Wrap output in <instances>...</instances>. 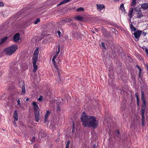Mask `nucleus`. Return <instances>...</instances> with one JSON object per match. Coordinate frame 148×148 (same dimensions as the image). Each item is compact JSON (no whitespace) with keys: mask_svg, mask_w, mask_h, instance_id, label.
I'll use <instances>...</instances> for the list:
<instances>
[{"mask_svg":"<svg viewBox=\"0 0 148 148\" xmlns=\"http://www.w3.org/2000/svg\"><path fill=\"white\" fill-rule=\"evenodd\" d=\"M4 6V4L2 2H0V7L1 6L3 7Z\"/></svg>","mask_w":148,"mask_h":148,"instance_id":"42","label":"nucleus"},{"mask_svg":"<svg viewBox=\"0 0 148 148\" xmlns=\"http://www.w3.org/2000/svg\"><path fill=\"white\" fill-rule=\"evenodd\" d=\"M39 135L40 136H41L42 137L45 136L46 135V134L45 133H42V132L39 133Z\"/></svg>","mask_w":148,"mask_h":148,"instance_id":"31","label":"nucleus"},{"mask_svg":"<svg viewBox=\"0 0 148 148\" xmlns=\"http://www.w3.org/2000/svg\"><path fill=\"white\" fill-rule=\"evenodd\" d=\"M130 27L132 31L134 32H135L136 30V28H135L132 24H130Z\"/></svg>","mask_w":148,"mask_h":148,"instance_id":"21","label":"nucleus"},{"mask_svg":"<svg viewBox=\"0 0 148 148\" xmlns=\"http://www.w3.org/2000/svg\"><path fill=\"white\" fill-rule=\"evenodd\" d=\"M50 114V112L49 111V110H47L45 116L46 117H48Z\"/></svg>","mask_w":148,"mask_h":148,"instance_id":"30","label":"nucleus"},{"mask_svg":"<svg viewBox=\"0 0 148 148\" xmlns=\"http://www.w3.org/2000/svg\"><path fill=\"white\" fill-rule=\"evenodd\" d=\"M142 119H141V125L143 126L144 125L145 121V113H141Z\"/></svg>","mask_w":148,"mask_h":148,"instance_id":"16","label":"nucleus"},{"mask_svg":"<svg viewBox=\"0 0 148 148\" xmlns=\"http://www.w3.org/2000/svg\"><path fill=\"white\" fill-rule=\"evenodd\" d=\"M133 9L134 8H131L129 11L128 15L130 18H131L132 16V14L133 11Z\"/></svg>","mask_w":148,"mask_h":148,"instance_id":"18","label":"nucleus"},{"mask_svg":"<svg viewBox=\"0 0 148 148\" xmlns=\"http://www.w3.org/2000/svg\"><path fill=\"white\" fill-rule=\"evenodd\" d=\"M90 119L84 126L88 127H92L93 129L96 128L98 125V121L96 120L95 117L92 116H90Z\"/></svg>","mask_w":148,"mask_h":148,"instance_id":"1","label":"nucleus"},{"mask_svg":"<svg viewBox=\"0 0 148 148\" xmlns=\"http://www.w3.org/2000/svg\"><path fill=\"white\" fill-rule=\"evenodd\" d=\"M71 25L73 26V25H74V26H76V25L74 24V23H73V24H70Z\"/></svg>","mask_w":148,"mask_h":148,"instance_id":"48","label":"nucleus"},{"mask_svg":"<svg viewBox=\"0 0 148 148\" xmlns=\"http://www.w3.org/2000/svg\"><path fill=\"white\" fill-rule=\"evenodd\" d=\"M2 43V42L1 41V40H0V45Z\"/></svg>","mask_w":148,"mask_h":148,"instance_id":"53","label":"nucleus"},{"mask_svg":"<svg viewBox=\"0 0 148 148\" xmlns=\"http://www.w3.org/2000/svg\"><path fill=\"white\" fill-rule=\"evenodd\" d=\"M119 9L122 11H124L125 10L124 7V4L122 3L121 4V6L120 7Z\"/></svg>","mask_w":148,"mask_h":148,"instance_id":"24","label":"nucleus"},{"mask_svg":"<svg viewBox=\"0 0 148 148\" xmlns=\"http://www.w3.org/2000/svg\"><path fill=\"white\" fill-rule=\"evenodd\" d=\"M13 117L14 121H17L18 120V114L16 110L14 111V112Z\"/></svg>","mask_w":148,"mask_h":148,"instance_id":"17","label":"nucleus"},{"mask_svg":"<svg viewBox=\"0 0 148 148\" xmlns=\"http://www.w3.org/2000/svg\"><path fill=\"white\" fill-rule=\"evenodd\" d=\"M70 143V141L69 140H68L67 141L66 145V148H69V145Z\"/></svg>","mask_w":148,"mask_h":148,"instance_id":"33","label":"nucleus"},{"mask_svg":"<svg viewBox=\"0 0 148 148\" xmlns=\"http://www.w3.org/2000/svg\"><path fill=\"white\" fill-rule=\"evenodd\" d=\"M29 99L28 98H27L26 99V101H29Z\"/></svg>","mask_w":148,"mask_h":148,"instance_id":"51","label":"nucleus"},{"mask_svg":"<svg viewBox=\"0 0 148 148\" xmlns=\"http://www.w3.org/2000/svg\"><path fill=\"white\" fill-rule=\"evenodd\" d=\"M77 11H82L84 10V9L83 8L80 7L79 8L77 9Z\"/></svg>","mask_w":148,"mask_h":148,"instance_id":"29","label":"nucleus"},{"mask_svg":"<svg viewBox=\"0 0 148 148\" xmlns=\"http://www.w3.org/2000/svg\"><path fill=\"white\" fill-rule=\"evenodd\" d=\"M135 96L136 98L137 105L138 106L139 105L140 102L138 94L136 93L135 94Z\"/></svg>","mask_w":148,"mask_h":148,"instance_id":"19","label":"nucleus"},{"mask_svg":"<svg viewBox=\"0 0 148 148\" xmlns=\"http://www.w3.org/2000/svg\"><path fill=\"white\" fill-rule=\"evenodd\" d=\"M48 117H46L45 116V119H44V123H45Z\"/></svg>","mask_w":148,"mask_h":148,"instance_id":"44","label":"nucleus"},{"mask_svg":"<svg viewBox=\"0 0 148 148\" xmlns=\"http://www.w3.org/2000/svg\"><path fill=\"white\" fill-rule=\"evenodd\" d=\"M21 92L22 93L21 94L22 95H25V86L24 85L22 86Z\"/></svg>","mask_w":148,"mask_h":148,"instance_id":"20","label":"nucleus"},{"mask_svg":"<svg viewBox=\"0 0 148 148\" xmlns=\"http://www.w3.org/2000/svg\"><path fill=\"white\" fill-rule=\"evenodd\" d=\"M60 63H61V61H58V63L59 64H60Z\"/></svg>","mask_w":148,"mask_h":148,"instance_id":"54","label":"nucleus"},{"mask_svg":"<svg viewBox=\"0 0 148 148\" xmlns=\"http://www.w3.org/2000/svg\"><path fill=\"white\" fill-rule=\"evenodd\" d=\"M90 118V116H88L84 111L81 114V121L82 122V124L84 126Z\"/></svg>","mask_w":148,"mask_h":148,"instance_id":"5","label":"nucleus"},{"mask_svg":"<svg viewBox=\"0 0 148 148\" xmlns=\"http://www.w3.org/2000/svg\"><path fill=\"white\" fill-rule=\"evenodd\" d=\"M34 148H35V147H34Z\"/></svg>","mask_w":148,"mask_h":148,"instance_id":"58","label":"nucleus"},{"mask_svg":"<svg viewBox=\"0 0 148 148\" xmlns=\"http://www.w3.org/2000/svg\"><path fill=\"white\" fill-rule=\"evenodd\" d=\"M35 137H34L32 139V141L34 142L35 141Z\"/></svg>","mask_w":148,"mask_h":148,"instance_id":"47","label":"nucleus"},{"mask_svg":"<svg viewBox=\"0 0 148 148\" xmlns=\"http://www.w3.org/2000/svg\"><path fill=\"white\" fill-rule=\"evenodd\" d=\"M72 21V19L71 18H67L62 20V21L65 22H71Z\"/></svg>","mask_w":148,"mask_h":148,"instance_id":"22","label":"nucleus"},{"mask_svg":"<svg viewBox=\"0 0 148 148\" xmlns=\"http://www.w3.org/2000/svg\"><path fill=\"white\" fill-rule=\"evenodd\" d=\"M16 100H17V105H19L20 106L21 105V103H20V100L19 99H17Z\"/></svg>","mask_w":148,"mask_h":148,"instance_id":"39","label":"nucleus"},{"mask_svg":"<svg viewBox=\"0 0 148 148\" xmlns=\"http://www.w3.org/2000/svg\"><path fill=\"white\" fill-rule=\"evenodd\" d=\"M97 7L98 10L101 11L102 9L105 8V6L104 5L97 4Z\"/></svg>","mask_w":148,"mask_h":148,"instance_id":"15","label":"nucleus"},{"mask_svg":"<svg viewBox=\"0 0 148 148\" xmlns=\"http://www.w3.org/2000/svg\"><path fill=\"white\" fill-rule=\"evenodd\" d=\"M94 30H95L96 32H98V29L96 28H94Z\"/></svg>","mask_w":148,"mask_h":148,"instance_id":"49","label":"nucleus"},{"mask_svg":"<svg viewBox=\"0 0 148 148\" xmlns=\"http://www.w3.org/2000/svg\"><path fill=\"white\" fill-rule=\"evenodd\" d=\"M93 148H95V144L93 145Z\"/></svg>","mask_w":148,"mask_h":148,"instance_id":"52","label":"nucleus"},{"mask_svg":"<svg viewBox=\"0 0 148 148\" xmlns=\"http://www.w3.org/2000/svg\"><path fill=\"white\" fill-rule=\"evenodd\" d=\"M136 0H132V3L131 4V5L132 6L136 4Z\"/></svg>","mask_w":148,"mask_h":148,"instance_id":"36","label":"nucleus"},{"mask_svg":"<svg viewBox=\"0 0 148 148\" xmlns=\"http://www.w3.org/2000/svg\"><path fill=\"white\" fill-rule=\"evenodd\" d=\"M115 0L116 2H118L119 1V0Z\"/></svg>","mask_w":148,"mask_h":148,"instance_id":"55","label":"nucleus"},{"mask_svg":"<svg viewBox=\"0 0 148 148\" xmlns=\"http://www.w3.org/2000/svg\"><path fill=\"white\" fill-rule=\"evenodd\" d=\"M58 51L56 52V55L57 56H58V54L59 53L60 51V45H58Z\"/></svg>","mask_w":148,"mask_h":148,"instance_id":"25","label":"nucleus"},{"mask_svg":"<svg viewBox=\"0 0 148 148\" xmlns=\"http://www.w3.org/2000/svg\"><path fill=\"white\" fill-rule=\"evenodd\" d=\"M43 99V97L42 96H40V97L38 98V100L39 101H41Z\"/></svg>","mask_w":148,"mask_h":148,"instance_id":"40","label":"nucleus"},{"mask_svg":"<svg viewBox=\"0 0 148 148\" xmlns=\"http://www.w3.org/2000/svg\"><path fill=\"white\" fill-rule=\"evenodd\" d=\"M73 127H72V133L73 134L75 132V127L74 125V121H73Z\"/></svg>","mask_w":148,"mask_h":148,"instance_id":"27","label":"nucleus"},{"mask_svg":"<svg viewBox=\"0 0 148 148\" xmlns=\"http://www.w3.org/2000/svg\"><path fill=\"white\" fill-rule=\"evenodd\" d=\"M136 66L138 69L139 70V73H138L139 76H140L141 73V68L138 65H137Z\"/></svg>","mask_w":148,"mask_h":148,"instance_id":"23","label":"nucleus"},{"mask_svg":"<svg viewBox=\"0 0 148 148\" xmlns=\"http://www.w3.org/2000/svg\"><path fill=\"white\" fill-rule=\"evenodd\" d=\"M32 104L34 112L35 119L37 122H38L39 120L40 116L39 109L37 103L36 102H33Z\"/></svg>","mask_w":148,"mask_h":148,"instance_id":"4","label":"nucleus"},{"mask_svg":"<svg viewBox=\"0 0 148 148\" xmlns=\"http://www.w3.org/2000/svg\"><path fill=\"white\" fill-rule=\"evenodd\" d=\"M147 71H148V66H147Z\"/></svg>","mask_w":148,"mask_h":148,"instance_id":"56","label":"nucleus"},{"mask_svg":"<svg viewBox=\"0 0 148 148\" xmlns=\"http://www.w3.org/2000/svg\"><path fill=\"white\" fill-rule=\"evenodd\" d=\"M17 48V45H13L5 49L4 51L7 55L10 56L15 52Z\"/></svg>","mask_w":148,"mask_h":148,"instance_id":"3","label":"nucleus"},{"mask_svg":"<svg viewBox=\"0 0 148 148\" xmlns=\"http://www.w3.org/2000/svg\"><path fill=\"white\" fill-rule=\"evenodd\" d=\"M145 52L147 53V54L148 55V50L147 48L146 47H145Z\"/></svg>","mask_w":148,"mask_h":148,"instance_id":"43","label":"nucleus"},{"mask_svg":"<svg viewBox=\"0 0 148 148\" xmlns=\"http://www.w3.org/2000/svg\"><path fill=\"white\" fill-rule=\"evenodd\" d=\"M142 33V31L139 30H137L136 32L134 33V38L138 39V40L139 39L140 36Z\"/></svg>","mask_w":148,"mask_h":148,"instance_id":"10","label":"nucleus"},{"mask_svg":"<svg viewBox=\"0 0 148 148\" xmlns=\"http://www.w3.org/2000/svg\"><path fill=\"white\" fill-rule=\"evenodd\" d=\"M76 19L77 20H81L83 18L80 16H77L76 17Z\"/></svg>","mask_w":148,"mask_h":148,"instance_id":"32","label":"nucleus"},{"mask_svg":"<svg viewBox=\"0 0 148 148\" xmlns=\"http://www.w3.org/2000/svg\"><path fill=\"white\" fill-rule=\"evenodd\" d=\"M141 93V99L143 102V104L142 105L141 108V113H145V109L146 106V101L145 97V94L144 91H142Z\"/></svg>","mask_w":148,"mask_h":148,"instance_id":"6","label":"nucleus"},{"mask_svg":"<svg viewBox=\"0 0 148 148\" xmlns=\"http://www.w3.org/2000/svg\"><path fill=\"white\" fill-rule=\"evenodd\" d=\"M73 35L75 38H79V39L82 38L81 36H82L81 35V33L79 32H77L75 31L73 32Z\"/></svg>","mask_w":148,"mask_h":148,"instance_id":"11","label":"nucleus"},{"mask_svg":"<svg viewBox=\"0 0 148 148\" xmlns=\"http://www.w3.org/2000/svg\"><path fill=\"white\" fill-rule=\"evenodd\" d=\"M140 5L141 7L140 8H142L144 10H147L148 8V4L147 3H143Z\"/></svg>","mask_w":148,"mask_h":148,"instance_id":"14","label":"nucleus"},{"mask_svg":"<svg viewBox=\"0 0 148 148\" xmlns=\"http://www.w3.org/2000/svg\"><path fill=\"white\" fill-rule=\"evenodd\" d=\"M101 45L102 47L103 48V49H106L105 46V44L104 42H102L101 43Z\"/></svg>","mask_w":148,"mask_h":148,"instance_id":"37","label":"nucleus"},{"mask_svg":"<svg viewBox=\"0 0 148 148\" xmlns=\"http://www.w3.org/2000/svg\"><path fill=\"white\" fill-rule=\"evenodd\" d=\"M10 73L11 75H13L15 73L17 72V68L16 67V65L13 64L11 66L10 68Z\"/></svg>","mask_w":148,"mask_h":148,"instance_id":"8","label":"nucleus"},{"mask_svg":"<svg viewBox=\"0 0 148 148\" xmlns=\"http://www.w3.org/2000/svg\"><path fill=\"white\" fill-rule=\"evenodd\" d=\"M58 75V77H59ZM58 78H59V79H56V82H58V83L60 82H61V78L60 77V78L59 77H58Z\"/></svg>","mask_w":148,"mask_h":148,"instance_id":"38","label":"nucleus"},{"mask_svg":"<svg viewBox=\"0 0 148 148\" xmlns=\"http://www.w3.org/2000/svg\"><path fill=\"white\" fill-rule=\"evenodd\" d=\"M67 2H68L67 0H64L63 1H62L58 5V6L62 5V4H64V3H67Z\"/></svg>","mask_w":148,"mask_h":148,"instance_id":"28","label":"nucleus"},{"mask_svg":"<svg viewBox=\"0 0 148 148\" xmlns=\"http://www.w3.org/2000/svg\"><path fill=\"white\" fill-rule=\"evenodd\" d=\"M58 56H57L56 55H55L53 56L52 59V62L53 63V64L54 66L56 68L57 70V71H56V72L58 73V75L59 77L60 78V70L58 68V66L56 65V61H55V59L56 58V57Z\"/></svg>","mask_w":148,"mask_h":148,"instance_id":"7","label":"nucleus"},{"mask_svg":"<svg viewBox=\"0 0 148 148\" xmlns=\"http://www.w3.org/2000/svg\"><path fill=\"white\" fill-rule=\"evenodd\" d=\"M91 32L93 34H94L95 33V32L93 31H92V30H91Z\"/></svg>","mask_w":148,"mask_h":148,"instance_id":"50","label":"nucleus"},{"mask_svg":"<svg viewBox=\"0 0 148 148\" xmlns=\"http://www.w3.org/2000/svg\"><path fill=\"white\" fill-rule=\"evenodd\" d=\"M20 39V34L19 33L15 34L13 37L14 41L17 42Z\"/></svg>","mask_w":148,"mask_h":148,"instance_id":"12","label":"nucleus"},{"mask_svg":"<svg viewBox=\"0 0 148 148\" xmlns=\"http://www.w3.org/2000/svg\"><path fill=\"white\" fill-rule=\"evenodd\" d=\"M112 80H113L112 79H110L109 80L108 84L109 85H110L111 86H112V84H111V82H112Z\"/></svg>","mask_w":148,"mask_h":148,"instance_id":"35","label":"nucleus"},{"mask_svg":"<svg viewBox=\"0 0 148 148\" xmlns=\"http://www.w3.org/2000/svg\"><path fill=\"white\" fill-rule=\"evenodd\" d=\"M40 21V19L39 18H37L34 22V24H37L38 22Z\"/></svg>","mask_w":148,"mask_h":148,"instance_id":"34","label":"nucleus"},{"mask_svg":"<svg viewBox=\"0 0 148 148\" xmlns=\"http://www.w3.org/2000/svg\"><path fill=\"white\" fill-rule=\"evenodd\" d=\"M134 10H135L136 12L137 15V17L138 18H140L143 16V15L142 12L140 8H139L138 10L136 8H134Z\"/></svg>","mask_w":148,"mask_h":148,"instance_id":"9","label":"nucleus"},{"mask_svg":"<svg viewBox=\"0 0 148 148\" xmlns=\"http://www.w3.org/2000/svg\"><path fill=\"white\" fill-rule=\"evenodd\" d=\"M57 33L58 34L59 37H60L61 36V33L60 32L59 30H58L57 32Z\"/></svg>","mask_w":148,"mask_h":148,"instance_id":"41","label":"nucleus"},{"mask_svg":"<svg viewBox=\"0 0 148 148\" xmlns=\"http://www.w3.org/2000/svg\"><path fill=\"white\" fill-rule=\"evenodd\" d=\"M60 106H58L57 107V111H60Z\"/></svg>","mask_w":148,"mask_h":148,"instance_id":"46","label":"nucleus"},{"mask_svg":"<svg viewBox=\"0 0 148 148\" xmlns=\"http://www.w3.org/2000/svg\"><path fill=\"white\" fill-rule=\"evenodd\" d=\"M103 34H104V33L103 32Z\"/></svg>","mask_w":148,"mask_h":148,"instance_id":"57","label":"nucleus"},{"mask_svg":"<svg viewBox=\"0 0 148 148\" xmlns=\"http://www.w3.org/2000/svg\"><path fill=\"white\" fill-rule=\"evenodd\" d=\"M120 135L119 131L118 130L116 131L114 133V137L115 139L120 140V138H119V136Z\"/></svg>","mask_w":148,"mask_h":148,"instance_id":"13","label":"nucleus"},{"mask_svg":"<svg viewBox=\"0 0 148 148\" xmlns=\"http://www.w3.org/2000/svg\"><path fill=\"white\" fill-rule=\"evenodd\" d=\"M8 38V37L7 36H5L4 38H1V40L2 42V43L4 42L7 40Z\"/></svg>","mask_w":148,"mask_h":148,"instance_id":"26","label":"nucleus"},{"mask_svg":"<svg viewBox=\"0 0 148 148\" xmlns=\"http://www.w3.org/2000/svg\"><path fill=\"white\" fill-rule=\"evenodd\" d=\"M146 34H147V33L146 32H143L142 33V35H143L144 36H145Z\"/></svg>","mask_w":148,"mask_h":148,"instance_id":"45","label":"nucleus"},{"mask_svg":"<svg viewBox=\"0 0 148 148\" xmlns=\"http://www.w3.org/2000/svg\"><path fill=\"white\" fill-rule=\"evenodd\" d=\"M38 49L37 48L34 51V56L32 59L33 66L34 67L33 72L34 73H36L38 68L37 65V62L38 59Z\"/></svg>","mask_w":148,"mask_h":148,"instance_id":"2","label":"nucleus"}]
</instances>
